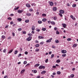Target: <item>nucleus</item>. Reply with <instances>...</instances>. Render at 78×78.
Segmentation results:
<instances>
[{
	"instance_id": "48",
	"label": "nucleus",
	"mask_w": 78,
	"mask_h": 78,
	"mask_svg": "<svg viewBox=\"0 0 78 78\" xmlns=\"http://www.w3.org/2000/svg\"><path fill=\"white\" fill-rule=\"evenodd\" d=\"M6 49H5L3 50V53H5V52H6Z\"/></svg>"
},
{
	"instance_id": "9",
	"label": "nucleus",
	"mask_w": 78,
	"mask_h": 78,
	"mask_svg": "<svg viewBox=\"0 0 78 78\" xmlns=\"http://www.w3.org/2000/svg\"><path fill=\"white\" fill-rule=\"evenodd\" d=\"M57 10V8L56 7H54L53 8V10L54 11H56Z\"/></svg>"
},
{
	"instance_id": "32",
	"label": "nucleus",
	"mask_w": 78,
	"mask_h": 78,
	"mask_svg": "<svg viewBox=\"0 0 78 78\" xmlns=\"http://www.w3.org/2000/svg\"><path fill=\"white\" fill-rule=\"evenodd\" d=\"M47 16V15L45 13H43L42 14V16L45 17V16Z\"/></svg>"
},
{
	"instance_id": "23",
	"label": "nucleus",
	"mask_w": 78,
	"mask_h": 78,
	"mask_svg": "<svg viewBox=\"0 0 78 78\" xmlns=\"http://www.w3.org/2000/svg\"><path fill=\"white\" fill-rule=\"evenodd\" d=\"M55 42H56V43H59V40H58L57 39H56L55 40Z\"/></svg>"
},
{
	"instance_id": "43",
	"label": "nucleus",
	"mask_w": 78,
	"mask_h": 78,
	"mask_svg": "<svg viewBox=\"0 0 78 78\" xmlns=\"http://www.w3.org/2000/svg\"><path fill=\"white\" fill-rule=\"evenodd\" d=\"M27 63V61H24L23 62V64H26Z\"/></svg>"
},
{
	"instance_id": "42",
	"label": "nucleus",
	"mask_w": 78,
	"mask_h": 78,
	"mask_svg": "<svg viewBox=\"0 0 78 78\" xmlns=\"http://www.w3.org/2000/svg\"><path fill=\"white\" fill-rule=\"evenodd\" d=\"M35 51H39V49L38 48H37L35 49Z\"/></svg>"
},
{
	"instance_id": "44",
	"label": "nucleus",
	"mask_w": 78,
	"mask_h": 78,
	"mask_svg": "<svg viewBox=\"0 0 78 78\" xmlns=\"http://www.w3.org/2000/svg\"><path fill=\"white\" fill-rule=\"evenodd\" d=\"M18 30L19 31H22V28H19L18 29Z\"/></svg>"
},
{
	"instance_id": "58",
	"label": "nucleus",
	"mask_w": 78,
	"mask_h": 78,
	"mask_svg": "<svg viewBox=\"0 0 78 78\" xmlns=\"http://www.w3.org/2000/svg\"><path fill=\"white\" fill-rule=\"evenodd\" d=\"M53 68H56V66H52Z\"/></svg>"
},
{
	"instance_id": "34",
	"label": "nucleus",
	"mask_w": 78,
	"mask_h": 78,
	"mask_svg": "<svg viewBox=\"0 0 78 78\" xmlns=\"http://www.w3.org/2000/svg\"><path fill=\"white\" fill-rule=\"evenodd\" d=\"M72 6L73 8H75V7H76V4H73L72 5Z\"/></svg>"
},
{
	"instance_id": "45",
	"label": "nucleus",
	"mask_w": 78,
	"mask_h": 78,
	"mask_svg": "<svg viewBox=\"0 0 78 78\" xmlns=\"http://www.w3.org/2000/svg\"><path fill=\"white\" fill-rule=\"evenodd\" d=\"M67 41H71V38H68L67 39Z\"/></svg>"
},
{
	"instance_id": "31",
	"label": "nucleus",
	"mask_w": 78,
	"mask_h": 78,
	"mask_svg": "<svg viewBox=\"0 0 78 78\" xmlns=\"http://www.w3.org/2000/svg\"><path fill=\"white\" fill-rule=\"evenodd\" d=\"M46 19L45 18H43L42 19V21H43V22H45L46 21Z\"/></svg>"
},
{
	"instance_id": "63",
	"label": "nucleus",
	"mask_w": 78,
	"mask_h": 78,
	"mask_svg": "<svg viewBox=\"0 0 78 78\" xmlns=\"http://www.w3.org/2000/svg\"><path fill=\"white\" fill-rule=\"evenodd\" d=\"M8 78V76H4V78Z\"/></svg>"
},
{
	"instance_id": "37",
	"label": "nucleus",
	"mask_w": 78,
	"mask_h": 78,
	"mask_svg": "<svg viewBox=\"0 0 78 78\" xmlns=\"http://www.w3.org/2000/svg\"><path fill=\"white\" fill-rule=\"evenodd\" d=\"M42 31H45V30H46V28H42Z\"/></svg>"
},
{
	"instance_id": "20",
	"label": "nucleus",
	"mask_w": 78,
	"mask_h": 78,
	"mask_svg": "<svg viewBox=\"0 0 78 78\" xmlns=\"http://www.w3.org/2000/svg\"><path fill=\"white\" fill-rule=\"evenodd\" d=\"M46 73V71H43L41 72V74H44V73Z\"/></svg>"
},
{
	"instance_id": "52",
	"label": "nucleus",
	"mask_w": 78,
	"mask_h": 78,
	"mask_svg": "<svg viewBox=\"0 0 78 78\" xmlns=\"http://www.w3.org/2000/svg\"><path fill=\"white\" fill-rule=\"evenodd\" d=\"M36 31H37L38 32H39V31H40V29H37L36 30Z\"/></svg>"
},
{
	"instance_id": "29",
	"label": "nucleus",
	"mask_w": 78,
	"mask_h": 78,
	"mask_svg": "<svg viewBox=\"0 0 78 78\" xmlns=\"http://www.w3.org/2000/svg\"><path fill=\"white\" fill-rule=\"evenodd\" d=\"M26 16H31V14L29 13H27L26 14Z\"/></svg>"
},
{
	"instance_id": "22",
	"label": "nucleus",
	"mask_w": 78,
	"mask_h": 78,
	"mask_svg": "<svg viewBox=\"0 0 78 78\" xmlns=\"http://www.w3.org/2000/svg\"><path fill=\"white\" fill-rule=\"evenodd\" d=\"M61 72L60 71H57V75H61Z\"/></svg>"
},
{
	"instance_id": "4",
	"label": "nucleus",
	"mask_w": 78,
	"mask_h": 78,
	"mask_svg": "<svg viewBox=\"0 0 78 78\" xmlns=\"http://www.w3.org/2000/svg\"><path fill=\"white\" fill-rule=\"evenodd\" d=\"M70 17L72 18V19L74 20H76V18L74 16H73L72 15L70 16Z\"/></svg>"
},
{
	"instance_id": "61",
	"label": "nucleus",
	"mask_w": 78,
	"mask_h": 78,
	"mask_svg": "<svg viewBox=\"0 0 78 78\" xmlns=\"http://www.w3.org/2000/svg\"><path fill=\"white\" fill-rule=\"evenodd\" d=\"M28 36H32V34H28Z\"/></svg>"
},
{
	"instance_id": "28",
	"label": "nucleus",
	"mask_w": 78,
	"mask_h": 78,
	"mask_svg": "<svg viewBox=\"0 0 78 78\" xmlns=\"http://www.w3.org/2000/svg\"><path fill=\"white\" fill-rule=\"evenodd\" d=\"M40 45L39 44H37L35 45V47H39Z\"/></svg>"
},
{
	"instance_id": "24",
	"label": "nucleus",
	"mask_w": 78,
	"mask_h": 78,
	"mask_svg": "<svg viewBox=\"0 0 78 78\" xmlns=\"http://www.w3.org/2000/svg\"><path fill=\"white\" fill-rule=\"evenodd\" d=\"M42 23V22L41 21L39 20L38 21V23L39 24H41V23Z\"/></svg>"
},
{
	"instance_id": "62",
	"label": "nucleus",
	"mask_w": 78,
	"mask_h": 78,
	"mask_svg": "<svg viewBox=\"0 0 78 78\" xmlns=\"http://www.w3.org/2000/svg\"><path fill=\"white\" fill-rule=\"evenodd\" d=\"M51 51H50L49 52V55H51Z\"/></svg>"
},
{
	"instance_id": "33",
	"label": "nucleus",
	"mask_w": 78,
	"mask_h": 78,
	"mask_svg": "<svg viewBox=\"0 0 78 78\" xmlns=\"http://www.w3.org/2000/svg\"><path fill=\"white\" fill-rule=\"evenodd\" d=\"M17 53H18V51L17 50H16L15 51L14 54H15V55H16V54H17Z\"/></svg>"
},
{
	"instance_id": "17",
	"label": "nucleus",
	"mask_w": 78,
	"mask_h": 78,
	"mask_svg": "<svg viewBox=\"0 0 78 78\" xmlns=\"http://www.w3.org/2000/svg\"><path fill=\"white\" fill-rule=\"evenodd\" d=\"M51 24L53 25H55V23L54 21H51Z\"/></svg>"
},
{
	"instance_id": "8",
	"label": "nucleus",
	"mask_w": 78,
	"mask_h": 78,
	"mask_svg": "<svg viewBox=\"0 0 78 78\" xmlns=\"http://www.w3.org/2000/svg\"><path fill=\"white\" fill-rule=\"evenodd\" d=\"M49 5L51 6H53L54 3H53V2H51L49 3Z\"/></svg>"
},
{
	"instance_id": "38",
	"label": "nucleus",
	"mask_w": 78,
	"mask_h": 78,
	"mask_svg": "<svg viewBox=\"0 0 78 78\" xmlns=\"http://www.w3.org/2000/svg\"><path fill=\"white\" fill-rule=\"evenodd\" d=\"M33 72H34V73H37V70H34V71Z\"/></svg>"
},
{
	"instance_id": "57",
	"label": "nucleus",
	"mask_w": 78,
	"mask_h": 78,
	"mask_svg": "<svg viewBox=\"0 0 78 78\" xmlns=\"http://www.w3.org/2000/svg\"><path fill=\"white\" fill-rule=\"evenodd\" d=\"M25 55H27L28 54V52L27 51H25Z\"/></svg>"
},
{
	"instance_id": "40",
	"label": "nucleus",
	"mask_w": 78,
	"mask_h": 78,
	"mask_svg": "<svg viewBox=\"0 0 78 78\" xmlns=\"http://www.w3.org/2000/svg\"><path fill=\"white\" fill-rule=\"evenodd\" d=\"M48 59H46L45 61V62L46 63H47L48 62Z\"/></svg>"
},
{
	"instance_id": "47",
	"label": "nucleus",
	"mask_w": 78,
	"mask_h": 78,
	"mask_svg": "<svg viewBox=\"0 0 78 78\" xmlns=\"http://www.w3.org/2000/svg\"><path fill=\"white\" fill-rule=\"evenodd\" d=\"M56 34H59V32L58 31H57L56 32Z\"/></svg>"
},
{
	"instance_id": "59",
	"label": "nucleus",
	"mask_w": 78,
	"mask_h": 78,
	"mask_svg": "<svg viewBox=\"0 0 78 78\" xmlns=\"http://www.w3.org/2000/svg\"><path fill=\"white\" fill-rule=\"evenodd\" d=\"M10 16H14V14H11L10 15Z\"/></svg>"
},
{
	"instance_id": "19",
	"label": "nucleus",
	"mask_w": 78,
	"mask_h": 78,
	"mask_svg": "<svg viewBox=\"0 0 78 78\" xmlns=\"http://www.w3.org/2000/svg\"><path fill=\"white\" fill-rule=\"evenodd\" d=\"M17 20L18 21H19V22H20L21 21H22V19H21V18H18L17 19Z\"/></svg>"
},
{
	"instance_id": "41",
	"label": "nucleus",
	"mask_w": 78,
	"mask_h": 78,
	"mask_svg": "<svg viewBox=\"0 0 78 78\" xmlns=\"http://www.w3.org/2000/svg\"><path fill=\"white\" fill-rule=\"evenodd\" d=\"M58 15L60 16V17H62V15L61 13H59L58 14Z\"/></svg>"
},
{
	"instance_id": "7",
	"label": "nucleus",
	"mask_w": 78,
	"mask_h": 78,
	"mask_svg": "<svg viewBox=\"0 0 78 78\" xmlns=\"http://www.w3.org/2000/svg\"><path fill=\"white\" fill-rule=\"evenodd\" d=\"M59 12L61 14H63L64 13V11L62 10H61L59 11Z\"/></svg>"
},
{
	"instance_id": "18",
	"label": "nucleus",
	"mask_w": 78,
	"mask_h": 78,
	"mask_svg": "<svg viewBox=\"0 0 78 78\" xmlns=\"http://www.w3.org/2000/svg\"><path fill=\"white\" fill-rule=\"evenodd\" d=\"M57 17L56 16H54L53 18V19L54 20H57Z\"/></svg>"
},
{
	"instance_id": "14",
	"label": "nucleus",
	"mask_w": 78,
	"mask_h": 78,
	"mask_svg": "<svg viewBox=\"0 0 78 78\" xmlns=\"http://www.w3.org/2000/svg\"><path fill=\"white\" fill-rule=\"evenodd\" d=\"M38 37L39 39H44V37L41 36H39Z\"/></svg>"
},
{
	"instance_id": "25",
	"label": "nucleus",
	"mask_w": 78,
	"mask_h": 78,
	"mask_svg": "<svg viewBox=\"0 0 78 78\" xmlns=\"http://www.w3.org/2000/svg\"><path fill=\"white\" fill-rule=\"evenodd\" d=\"M31 5L32 6H36V4H35V3H33L31 4Z\"/></svg>"
},
{
	"instance_id": "35",
	"label": "nucleus",
	"mask_w": 78,
	"mask_h": 78,
	"mask_svg": "<svg viewBox=\"0 0 78 78\" xmlns=\"http://www.w3.org/2000/svg\"><path fill=\"white\" fill-rule=\"evenodd\" d=\"M29 20H27L25 21V22H26V23H28V22H29Z\"/></svg>"
},
{
	"instance_id": "1",
	"label": "nucleus",
	"mask_w": 78,
	"mask_h": 78,
	"mask_svg": "<svg viewBox=\"0 0 78 78\" xmlns=\"http://www.w3.org/2000/svg\"><path fill=\"white\" fill-rule=\"evenodd\" d=\"M45 68V67L44 66H42V65L40 66L39 67H38V68L39 69H44Z\"/></svg>"
},
{
	"instance_id": "30",
	"label": "nucleus",
	"mask_w": 78,
	"mask_h": 78,
	"mask_svg": "<svg viewBox=\"0 0 78 78\" xmlns=\"http://www.w3.org/2000/svg\"><path fill=\"white\" fill-rule=\"evenodd\" d=\"M75 75L74 74H71L70 75V76L71 78H73Z\"/></svg>"
},
{
	"instance_id": "55",
	"label": "nucleus",
	"mask_w": 78,
	"mask_h": 78,
	"mask_svg": "<svg viewBox=\"0 0 78 78\" xmlns=\"http://www.w3.org/2000/svg\"><path fill=\"white\" fill-rule=\"evenodd\" d=\"M54 57V54H52L51 55V58H53Z\"/></svg>"
},
{
	"instance_id": "64",
	"label": "nucleus",
	"mask_w": 78,
	"mask_h": 78,
	"mask_svg": "<svg viewBox=\"0 0 78 78\" xmlns=\"http://www.w3.org/2000/svg\"><path fill=\"white\" fill-rule=\"evenodd\" d=\"M37 78H40V76H37Z\"/></svg>"
},
{
	"instance_id": "50",
	"label": "nucleus",
	"mask_w": 78,
	"mask_h": 78,
	"mask_svg": "<svg viewBox=\"0 0 78 78\" xmlns=\"http://www.w3.org/2000/svg\"><path fill=\"white\" fill-rule=\"evenodd\" d=\"M22 33L23 34H26V33H27V32H26L24 31H22Z\"/></svg>"
},
{
	"instance_id": "26",
	"label": "nucleus",
	"mask_w": 78,
	"mask_h": 78,
	"mask_svg": "<svg viewBox=\"0 0 78 78\" xmlns=\"http://www.w3.org/2000/svg\"><path fill=\"white\" fill-rule=\"evenodd\" d=\"M77 44H74L73 45V47L75 48L76 47V46H77Z\"/></svg>"
},
{
	"instance_id": "27",
	"label": "nucleus",
	"mask_w": 78,
	"mask_h": 78,
	"mask_svg": "<svg viewBox=\"0 0 78 78\" xmlns=\"http://www.w3.org/2000/svg\"><path fill=\"white\" fill-rule=\"evenodd\" d=\"M25 71V69L22 70L21 72V73H23V72H24Z\"/></svg>"
},
{
	"instance_id": "10",
	"label": "nucleus",
	"mask_w": 78,
	"mask_h": 78,
	"mask_svg": "<svg viewBox=\"0 0 78 78\" xmlns=\"http://www.w3.org/2000/svg\"><path fill=\"white\" fill-rule=\"evenodd\" d=\"M23 11V10H18V13H22Z\"/></svg>"
},
{
	"instance_id": "3",
	"label": "nucleus",
	"mask_w": 78,
	"mask_h": 78,
	"mask_svg": "<svg viewBox=\"0 0 78 78\" xmlns=\"http://www.w3.org/2000/svg\"><path fill=\"white\" fill-rule=\"evenodd\" d=\"M62 25L63 26V28H66V27L67 26V25H66V24L62 23Z\"/></svg>"
},
{
	"instance_id": "6",
	"label": "nucleus",
	"mask_w": 78,
	"mask_h": 78,
	"mask_svg": "<svg viewBox=\"0 0 78 78\" xmlns=\"http://www.w3.org/2000/svg\"><path fill=\"white\" fill-rule=\"evenodd\" d=\"M61 52L62 53H66L67 52V51L66 50H62L61 51Z\"/></svg>"
},
{
	"instance_id": "51",
	"label": "nucleus",
	"mask_w": 78,
	"mask_h": 78,
	"mask_svg": "<svg viewBox=\"0 0 78 78\" xmlns=\"http://www.w3.org/2000/svg\"><path fill=\"white\" fill-rule=\"evenodd\" d=\"M44 42H40V44H41V45H43V44H44Z\"/></svg>"
},
{
	"instance_id": "2",
	"label": "nucleus",
	"mask_w": 78,
	"mask_h": 78,
	"mask_svg": "<svg viewBox=\"0 0 78 78\" xmlns=\"http://www.w3.org/2000/svg\"><path fill=\"white\" fill-rule=\"evenodd\" d=\"M53 39L52 38H51L50 39H49L48 40H47L46 41V42H48V43H50V42H51V40Z\"/></svg>"
},
{
	"instance_id": "5",
	"label": "nucleus",
	"mask_w": 78,
	"mask_h": 78,
	"mask_svg": "<svg viewBox=\"0 0 78 78\" xmlns=\"http://www.w3.org/2000/svg\"><path fill=\"white\" fill-rule=\"evenodd\" d=\"M31 39H32V37L31 36H29V37L27 38L28 41H30L31 40Z\"/></svg>"
},
{
	"instance_id": "56",
	"label": "nucleus",
	"mask_w": 78,
	"mask_h": 78,
	"mask_svg": "<svg viewBox=\"0 0 78 78\" xmlns=\"http://www.w3.org/2000/svg\"><path fill=\"white\" fill-rule=\"evenodd\" d=\"M9 27V26L8 25H7L5 27V28H7L8 27Z\"/></svg>"
},
{
	"instance_id": "46",
	"label": "nucleus",
	"mask_w": 78,
	"mask_h": 78,
	"mask_svg": "<svg viewBox=\"0 0 78 78\" xmlns=\"http://www.w3.org/2000/svg\"><path fill=\"white\" fill-rule=\"evenodd\" d=\"M66 54H63L62 55V56H63V57H65V56H66Z\"/></svg>"
},
{
	"instance_id": "53",
	"label": "nucleus",
	"mask_w": 78,
	"mask_h": 78,
	"mask_svg": "<svg viewBox=\"0 0 78 78\" xmlns=\"http://www.w3.org/2000/svg\"><path fill=\"white\" fill-rule=\"evenodd\" d=\"M12 34L13 37H14V36H15V34L14 33H12Z\"/></svg>"
},
{
	"instance_id": "36",
	"label": "nucleus",
	"mask_w": 78,
	"mask_h": 78,
	"mask_svg": "<svg viewBox=\"0 0 78 78\" xmlns=\"http://www.w3.org/2000/svg\"><path fill=\"white\" fill-rule=\"evenodd\" d=\"M2 38L4 39H5V35H2Z\"/></svg>"
},
{
	"instance_id": "15",
	"label": "nucleus",
	"mask_w": 78,
	"mask_h": 78,
	"mask_svg": "<svg viewBox=\"0 0 78 78\" xmlns=\"http://www.w3.org/2000/svg\"><path fill=\"white\" fill-rule=\"evenodd\" d=\"M39 66H40V64H36L34 66V67H39Z\"/></svg>"
},
{
	"instance_id": "11",
	"label": "nucleus",
	"mask_w": 78,
	"mask_h": 78,
	"mask_svg": "<svg viewBox=\"0 0 78 78\" xmlns=\"http://www.w3.org/2000/svg\"><path fill=\"white\" fill-rule=\"evenodd\" d=\"M12 51H13V49H12L11 50H10L9 52H8V54H9L10 53H11L12 52Z\"/></svg>"
},
{
	"instance_id": "49",
	"label": "nucleus",
	"mask_w": 78,
	"mask_h": 78,
	"mask_svg": "<svg viewBox=\"0 0 78 78\" xmlns=\"http://www.w3.org/2000/svg\"><path fill=\"white\" fill-rule=\"evenodd\" d=\"M7 19H8V20H12V18L10 17H9L7 18Z\"/></svg>"
},
{
	"instance_id": "13",
	"label": "nucleus",
	"mask_w": 78,
	"mask_h": 78,
	"mask_svg": "<svg viewBox=\"0 0 78 78\" xmlns=\"http://www.w3.org/2000/svg\"><path fill=\"white\" fill-rule=\"evenodd\" d=\"M26 6L28 8H30L31 7V5L29 4H26Z\"/></svg>"
},
{
	"instance_id": "21",
	"label": "nucleus",
	"mask_w": 78,
	"mask_h": 78,
	"mask_svg": "<svg viewBox=\"0 0 78 78\" xmlns=\"http://www.w3.org/2000/svg\"><path fill=\"white\" fill-rule=\"evenodd\" d=\"M19 7L18 6L17 7H16V8H15L14 9V10L15 11H16V10H17V9H19Z\"/></svg>"
},
{
	"instance_id": "12",
	"label": "nucleus",
	"mask_w": 78,
	"mask_h": 78,
	"mask_svg": "<svg viewBox=\"0 0 78 78\" xmlns=\"http://www.w3.org/2000/svg\"><path fill=\"white\" fill-rule=\"evenodd\" d=\"M32 30L33 31H34L35 30V26H33L32 27Z\"/></svg>"
},
{
	"instance_id": "16",
	"label": "nucleus",
	"mask_w": 78,
	"mask_h": 78,
	"mask_svg": "<svg viewBox=\"0 0 78 78\" xmlns=\"http://www.w3.org/2000/svg\"><path fill=\"white\" fill-rule=\"evenodd\" d=\"M60 62H61L60 59H58L56 61V62L57 63H59Z\"/></svg>"
},
{
	"instance_id": "54",
	"label": "nucleus",
	"mask_w": 78,
	"mask_h": 78,
	"mask_svg": "<svg viewBox=\"0 0 78 78\" xmlns=\"http://www.w3.org/2000/svg\"><path fill=\"white\" fill-rule=\"evenodd\" d=\"M51 21L50 20H49V21H48V23H49V24H50L51 23Z\"/></svg>"
},
{
	"instance_id": "39",
	"label": "nucleus",
	"mask_w": 78,
	"mask_h": 78,
	"mask_svg": "<svg viewBox=\"0 0 78 78\" xmlns=\"http://www.w3.org/2000/svg\"><path fill=\"white\" fill-rule=\"evenodd\" d=\"M29 11H31V12H32L33 11V9H29Z\"/></svg>"
},
{
	"instance_id": "60",
	"label": "nucleus",
	"mask_w": 78,
	"mask_h": 78,
	"mask_svg": "<svg viewBox=\"0 0 78 78\" xmlns=\"http://www.w3.org/2000/svg\"><path fill=\"white\" fill-rule=\"evenodd\" d=\"M11 25H12L13 24V22H11L10 23Z\"/></svg>"
}]
</instances>
